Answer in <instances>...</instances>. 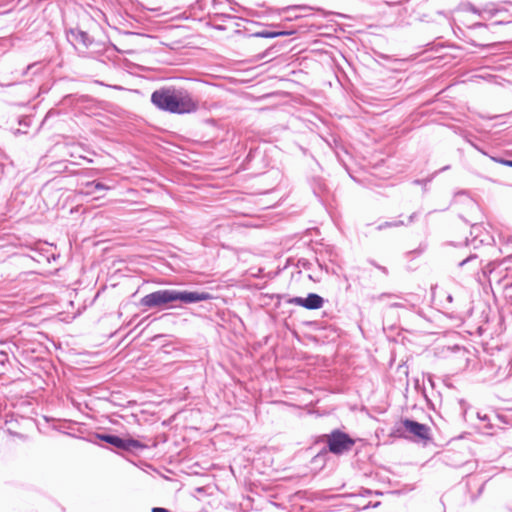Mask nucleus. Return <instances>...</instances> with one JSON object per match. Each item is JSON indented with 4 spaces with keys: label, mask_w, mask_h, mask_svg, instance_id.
Wrapping results in <instances>:
<instances>
[{
    "label": "nucleus",
    "mask_w": 512,
    "mask_h": 512,
    "mask_svg": "<svg viewBox=\"0 0 512 512\" xmlns=\"http://www.w3.org/2000/svg\"><path fill=\"white\" fill-rule=\"evenodd\" d=\"M469 259H470V258H468V259H466V260L462 261V262L460 263V265H461V266H462V265H464V263H465V262H467Z\"/></svg>",
    "instance_id": "obj_15"
},
{
    "label": "nucleus",
    "mask_w": 512,
    "mask_h": 512,
    "mask_svg": "<svg viewBox=\"0 0 512 512\" xmlns=\"http://www.w3.org/2000/svg\"><path fill=\"white\" fill-rule=\"evenodd\" d=\"M172 302H175L174 289L158 290L141 299V305L148 308L160 307Z\"/></svg>",
    "instance_id": "obj_2"
},
{
    "label": "nucleus",
    "mask_w": 512,
    "mask_h": 512,
    "mask_svg": "<svg viewBox=\"0 0 512 512\" xmlns=\"http://www.w3.org/2000/svg\"><path fill=\"white\" fill-rule=\"evenodd\" d=\"M283 32H261L257 33V36L265 37V38H273L279 35H283Z\"/></svg>",
    "instance_id": "obj_9"
},
{
    "label": "nucleus",
    "mask_w": 512,
    "mask_h": 512,
    "mask_svg": "<svg viewBox=\"0 0 512 512\" xmlns=\"http://www.w3.org/2000/svg\"><path fill=\"white\" fill-rule=\"evenodd\" d=\"M96 189H104V186L100 183L94 185Z\"/></svg>",
    "instance_id": "obj_14"
},
{
    "label": "nucleus",
    "mask_w": 512,
    "mask_h": 512,
    "mask_svg": "<svg viewBox=\"0 0 512 512\" xmlns=\"http://www.w3.org/2000/svg\"><path fill=\"white\" fill-rule=\"evenodd\" d=\"M405 432L410 433L419 440H428L430 428L413 420L405 419L401 422Z\"/></svg>",
    "instance_id": "obj_6"
},
{
    "label": "nucleus",
    "mask_w": 512,
    "mask_h": 512,
    "mask_svg": "<svg viewBox=\"0 0 512 512\" xmlns=\"http://www.w3.org/2000/svg\"><path fill=\"white\" fill-rule=\"evenodd\" d=\"M212 295L204 291H181L174 289V299L184 304H192L212 299Z\"/></svg>",
    "instance_id": "obj_5"
},
{
    "label": "nucleus",
    "mask_w": 512,
    "mask_h": 512,
    "mask_svg": "<svg viewBox=\"0 0 512 512\" xmlns=\"http://www.w3.org/2000/svg\"><path fill=\"white\" fill-rule=\"evenodd\" d=\"M78 37L80 38L81 42H82L85 46H87V45H88L89 41H88V36H87V34H86V33H84V32H79V33H78Z\"/></svg>",
    "instance_id": "obj_10"
},
{
    "label": "nucleus",
    "mask_w": 512,
    "mask_h": 512,
    "mask_svg": "<svg viewBox=\"0 0 512 512\" xmlns=\"http://www.w3.org/2000/svg\"><path fill=\"white\" fill-rule=\"evenodd\" d=\"M354 445L352 440L347 434L336 431L333 432L328 438L329 450L334 454H341L348 451Z\"/></svg>",
    "instance_id": "obj_3"
},
{
    "label": "nucleus",
    "mask_w": 512,
    "mask_h": 512,
    "mask_svg": "<svg viewBox=\"0 0 512 512\" xmlns=\"http://www.w3.org/2000/svg\"><path fill=\"white\" fill-rule=\"evenodd\" d=\"M98 438L102 441H105V442L115 446L116 448L126 450V451L142 449L145 447L138 440H135L132 438H120V437L114 436V435H98Z\"/></svg>",
    "instance_id": "obj_4"
},
{
    "label": "nucleus",
    "mask_w": 512,
    "mask_h": 512,
    "mask_svg": "<svg viewBox=\"0 0 512 512\" xmlns=\"http://www.w3.org/2000/svg\"><path fill=\"white\" fill-rule=\"evenodd\" d=\"M152 512H170L168 509L156 507L152 509Z\"/></svg>",
    "instance_id": "obj_13"
},
{
    "label": "nucleus",
    "mask_w": 512,
    "mask_h": 512,
    "mask_svg": "<svg viewBox=\"0 0 512 512\" xmlns=\"http://www.w3.org/2000/svg\"><path fill=\"white\" fill-rule=\"evenodd\" d=\"M290 302L307 309H319L324 303L323 298L314 293L309 294L306 298L295 297Z\"/></svg>",
    "instance_id": "obj_7"
},
{
    "label": "nucleus",
    "mask_w": 512,
    "mask_h": 512,
    "mask_svg": "<svg viewBox=\"0 0 512 512\" xmlns=\"http://www.w3.org/2000/svg\"><path fill=\"white\" fill-rule=\"evenodd\" d=\"M19 132H22V130L21 129H17L16 133H19ZM23 133H25V131H23Z\"/></svg>",
    "instance_id": "obj_16"
},
{
    "label": "nucleus",
    "mask_w": 512,
    "mask_h": 512,
    "mask_svg": "<svg viewBox=\"0 0 512 512\" xmlns=\"http://www.w3.org/2000/svg\"><path fill=\"white\" fill-rule=\"evenodd\" d=\"M151 102L159 109L175 114L192 113L198 109V102L185 89L167 87L156 90Z\"/></svg>",
    "instance_id": "obj_1"
},
{
    "label": "nucleus",
    "mask_w": 512,
    "mask_h": 512,
    "mask_svg": "<svg viewBox=\"0 0 512 512\" xmlns=\"http://www.w3.org/2000/svg\"><path fill=\"white\" fill-rule=\"evenodd\" d=\"M469 9L474 13H479V15L481 17H483L484 19L492 17L495 12V8H493V7H485L481 11H478L475 7H473L472 5H469Z\"/></svg>",
    "instance_id": "obj_8"
},
{
    "label": "nucleus",
    "mask_w": 512,
    "mask_h": 512,
    "mask_svg": "<svg viewBox=\"0 0 512 512\" xmlns=\"http://www.w3.org/2000/svg\"><path fill=\"white\" fill-rule=\"evenodd\" d=\"M20 125H24L25 127L29 126L30 124V119L29 118H23L20 122H19Z\"/></svg>",
    "instance_id": "obj_12"
},
{
    "label": "nucleus",
    "mask_w": 512,
    "mask_h": 512,
    "mask_svg": "<svg viewBox=\"0 0 512 512\" xmlns=\"http://www.w3.org/2000/svg\"><path fill=\"white\" fill-rule=\"evenodd\" d=\"M499 163L503 164V165H506V166H509V167H512V160H503V159H500L498 160Z\"/></svg>",
    "instance_id": "obj_11"
}]
</instances>
